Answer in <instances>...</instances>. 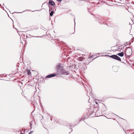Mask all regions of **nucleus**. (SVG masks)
Wrapping results in <instances>:
<instances>
[{
  "mask_svg": "<svg viewBox=\"0 0 134 134\" xmlns=\"http://www.w3.org/2000/svg\"><path fill=\"white\" fill-rule=\"evenodd\" d=\"M117 55L120 57H123L124 55V53L123 52L117 54Z\"/></svg>",
  "mask_w": 134,
  "mask_h": 134,
  "instance_id": "nucleus-8",
  "label": "nucleus"
},
{
  "mask_svg": "<svg viewBox=\"0 0 134 134\" xmlns=\"http://www.w3.org/2000/svg\"><path fill=\"white\" fill-rule=\"evenodd\" d=\"M90 58V57H89L86 60L88 61V60H89V59Z\"/></svg>",
  "mask_w": 134,
  "mask_h": 134,
  "instance_id": "nucleus-12",
  "label": "nucleus"
},
{
  "mask_svg": "<svg viewBox=\"0 0 134 134\" xmlns=\"http://www.w3.org/2000/svg\"><path fill=\"white\" fill-rule=\"evenodd\" d=\"M62 74H65L66 75H68L69 74V72L68 71H66V70H64L63 69V70L62 72Z\"/></svg>",
  "mask_w": 134,
  "mask_h": 134,
  "instance_id": "nucleus-7",
  "label": "nucleus"
},
{
  "mask_svg": "<svg viewBox=\"0 0 134 134\" xmlns=\"http://www.w3.org/2000/svg\"><path fill=\"white\" fill-rule=\"evenodd\" d=\"M87 92H88V90H87Z\"/></svg>",
  "mask_w": 134,
  "mask_h": 134,
  "instance_id": "nucleus-16",
  "label": "nucleus"
},
{
  "mask_svg": "<svg viewBox=\"0 0 134 134\" xmlns=\"http://www.w3.org/2000/svg\"><path fill=\"white\" fill-rule=\"evenodd\" d=\"M52 10L51 9V8H50L49 11H50L51 10Z\"/></svg>",
  "mask_w": 134,
  "mask_h": 134,
  "instance_id": "nucleus-13",
  "label": "nucleus"
},
{
  "mask_svg": "<svg viewBox=\"0 0 134 134\" xmlns=\"http://www.w3.org/2000/svg\"><path fill=\"white\" fill-rule=\"evenodd\" d=\"M32 132V131H31V132H30L29 133V134H31V132Z\"/></svg>",
  "mask_w": 134,
  "mask_h": 134,
  "instance_id": "nucleus-14",
  "label": "nucleus"
},
{
  "mask_svg": "<svg viewBox=\"0 0 134 134\" xmlns=\"http://www.w3.org/2000/svg\"><path fill=\"white\" fill-rule=\"evenodd\" d=\"M91 91L90 90V91H90H90Z\"/></svg>",
  "mask_w": 134,
  "mask_h": 134,
  "instance_id": "nucleus-15",
  "label": "nucleus"
},
{
  "mask_svg": "<svg viewBox=\"0 0 134 134\" xmlns=\"http://www.w3.org/2000/svg\"><path fill=\"white\" fill-rule=\"evenodd\" d=\"M54 11L53 10L50 13L49 15L51 16H52L53 14V13H54Z\"/></svg>",
  "mask_w": 134,
  "mask_h": 134,
  "instance_id": "nucleus-10",
  "label": "nucleus"
},
{
  "mask_svg": "<svg viewBox=\"0 0 134 134\" xmlns=\"http://www.w3.org/2000/svg\"><path fill=\"white\" fill-rule=\"evenodd\" d=\"M107 56L118 60L121 61V58L117 55H114L111 56L108 55Z\"/></svg>",
  "mask_w": 134,
  "mask_h": 134,
  "instance_id": "nucleus-3",
  "label": "nucleus"
},
{
  "mask_svg": "<svg viewBox=\"0 0 134 134\" xmlns=\"http://www.w3.org/2000/svg\"><path fill=\"white\" fill-rule=\"evenodd\" d=\"M58 2H61L62 0H56Z\"/></svg>",
  "mask_w": 134,
  "mask_h": 134,
  "instance_id": "nucleus-11",
  "label": "nucleus"
},
{
  "mask_svg": "<svg viewBox=\"0 0 134 134\" xmlns=\"http://www.w3.org/2000/svg\"><path fill=\"white\" fill-rule=\"evenodd\" d=\"M49 4L50 5L52 6H55V3L52 0H50L48 2Z\"/></svg>",
  "mask_w": 134,
  "mask_h": 134,
  "instance_id": "nucleus-5",
  "label": "nucleus"
},
{
  "mask_svg": "<svg viewBox=\"0 0 134 134\" xmlns=\"http://www.w3.org/2000/svg\"><path fill=\"white\" fill-rule=\"evenodd\" d=\"M25 73H27L28 75L29 76H30L31 75L30 71L29 69H26V70L25 71Z\"/></svg>",
  "mask_w": 134,
  "mask_h": 134,
  "instance_id": "nucleus-6",
  "label": "nucleus"
},
{
  "mask_svg": "<svg viewBox=\"0 0 134 134\" xmlns=\"http://www.w3.org/2000/svg\"><path fill=\"white\" fill-rule=\"evenodd\" d=\"M55 76L56 74H50L47 76L46 77L45 79H46V78H49L52 77H53L54 76Z\"/></svg>",
  "mask_w": 134,
  "mask_h": 134,
  "instance_id": "nucleus-4",
  "label": "nucleus"
},
{
  "mask_svg": "<svg viewBox=\"0 0 134 134\" xmlns=\"http://www.w3.org/2000/svg\"><path fill=\"white\" fill-rule=\"evenodd\" d=\"M63 70V68L62 67L58 65V66L57 68V72L56 73L57 75L62 74V72Z\"/></svg>",
  "mask_w": 134,
  "mask_h": 134,
  "instance_id": "nucleus-1",
  "label": "nucleus"
},
{
  "mask_svg": "<svg viewBox=\"0 0 134 134\" xmlns=\"http://www.w3.org/2000/svg\"><path fill=\"white\" fill-rule=\"evenodd\" d=\"M125 53L128 56L131 55L132 54V49L130 48L127 49L125 51Z\"/></svg>",
  "mask_w": 134,
  "mask_h": 134,
  "instance_id": "nucleus-2",
  "label": "nucleus"
},
{
  "mask_svg": "<svg viewBox=\"0 0 134 134\" xmlns=\"http://www.w3.org/2000/svg\"><path fill=\"white\" fill-rule=\"evenodd\" d=\"M84 59V58L82 57H80L78 58V60L80 61H82Z\"/></svg>",
  "mask_w": 134,
  "mask_h": 134,
  "instance_id": "nucleus-9",
  "label": "nucleus"
}]
</instances>
